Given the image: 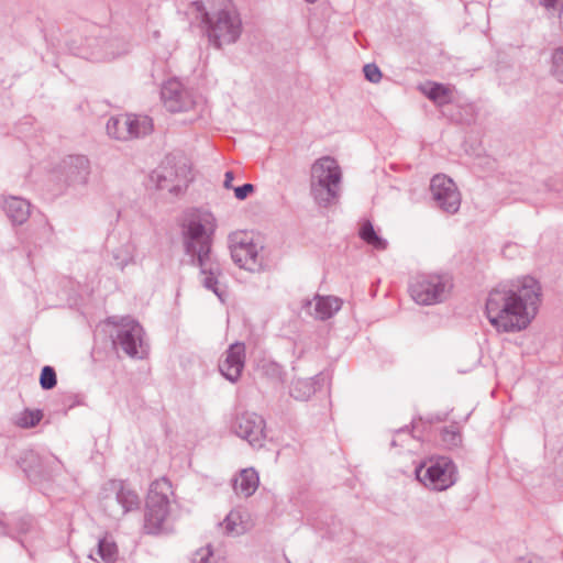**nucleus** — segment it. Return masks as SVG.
I'll return each instance as SVG.
<instances>
[{
  "label": "nucleus",
  "instance_id": "f257e3e1",
  "mask_svg": "<svg viewBox=\"0 0 563 563\" xmlns=\"http://www.w3.org/2000/svg\"><path fill=\"white\" fill-rule=\"evenodd\" d=\"M540 287L532 277L522 278L516 290H494L486 303V316L497 331L525 329L534 317Z\"/></svg>",
  "mask_w": 563,
  "mask_h": 563
},
{
  "label": "nucleus",
  "instance_id": "f03ea898",
  "mask_svg": "<svg viewBox=\"0 0 563 563\" xmlns=\"http://www.w3.org/2000/svg\"><path fill=\"white\" fill-rule=\"evenodd\" d=\"M209 42L217 48L235 43L242 34V19L232 0L194 3Z\"/></svg>",
  "mask_w": 563,
  "mask_h": 563
},
{
  "label": "nucleus",
  "instance_id": "7ed1b4c3",
  "mask_svg": "<svg viewBox=\"0 0 563 563\" xmlns=\"http://www.w3.org/2000/svg\"><path fill=\"white\" fill-rule=\"evenodd\" d=\"M343 172L332 156L314 161L310 169V190L320 208L336 206L342 195Z\"/></svg>",
  "mask_w": 563,
  "mask_h": 563
},
{
  "label": "nucleus",
  "instance_id": "20e7f679",
  "mask_svg": "<svg viewBox=\"0 0 563 563\" xmlns=\"http://www.w3.org/2000/svg\"><path fill=\"white\" fill-rule=\"evenodd\" d=\"M172 484L165 479L155 481L150 488L146 511H145V529L150 533H156L165 530L173 521Z\"/></svg>",
  "mask_w": 563,
  "mask_h": 563
},
{
  "label": "nucleus",
  "instance_id": "39448f33",
  "mask_svg": "<svg viewBox=\"0 0 563 563\" xmlns=\"http://www.w3.org/2000/svg\"><path fill=\"white\" fill-rule=\"evenodd\" d=\"M192 180L191 168L185 159H167L150 175V184L156 189L167 190L176 197L183 195Z\"/></svg>",
  "mask_w": 563,
  "mask_h": 563
},
{
  "label": "nucleus",
  "instance_id": "423d86ee",
  "mask_svg": "<svg viewBox=\"0 0 563 563\" xmlns=\"http://www.w3.org/2000/svg\"><path fill=\"white\" fill-rule=\"evenodd\" d=\"M452 282L440 274H422L410 285L411 298L419 305H435L446 299L452 291Z\"/></svg>",
  "mask_w": 563,
  "mask_h": 563
},
{
  "label": "nucleus",
  "instance_id": "0eeeda50",
  "mask_svg": "<svg viewBox=\"0 0 563 563\" xmlns=\"http://www.w3.org/2000/svg\"><path fill=\"white\" fill-rule=\"evenodd\" d=\"M161 99L167 111L173 113L196 111L202 107L201 98L185 87L178 79L165 81L161 89Z\"/></svg>",
  "mask_w": 563,
  "mask_h": 563
},
{
  "label": "nucleus",
  "instance_id": "6e6552de",
  "mask_svg": "<svg viewBox=\"0 0 563 563\" xmlns=\"http://www.w3.org/2000/svg\"><path fill=\"white\" fill-rule=\"evenodd\" d=\"M417 478L427 487L444 490L455 481V467L446 457H432L416 470Z\"/></svg>",
  "mask_w": 563,
  "mask_h": 563
},
{
  "label": "nucleus",
  "instance_id": "1a4fd4ad",
  "mask_svg": "<svg viewBox=\"0 0 563 563\" xmlns=\"http://www.w3.org/2000/svg\"><path fill=\"white\" fill-rule=\"evenodd\" d=\"M214 231L212 221H191L185 233V243L189 253L196 254L200 262L208 255L211 236Z\"/></svg>",
  "mask_w": 563,
  "mask_h": 563
},
{
  "label": "nucleus",
  "instance_id": "9d476101",
  "mask_svg": "<svg viewBox=\"0 0 563 563\" xmlns=\"http://www.w3.org/2000/svg\"><path fill=\"white\" fill-rule=\"evenodd\" d=\"M430 190L437 206L444 211H459L461 194L455 183L443 174L432 177Z\"/></svg>",
  "mask_w": 563,
  "mask_h": 563
},
{
  "label": "nucleus",
  "instance_id": "9b49d317",
  "mask_svg": "<svg viewBox=\"0 0 563 563\" xmlns=\"http://www.w3.org/2000/svg\"><path fill=\"white\" fill-rule=\"evenodd\" d=\"M54 174L68 186L85 185L90 174V163L84 155H69L62 161Z\"/></svg>",
  "mask_w": 563,
  "mask_h": 563
},
{
  "label": "nucleus",
  "instance_id": "f8f14e48",
  "mask_svg": "<svg viewBox=\"0 0 563 563\" xmlns=\"http://www.w3.org/2000/svg\"><path fill=\"white\" fill-rule=\"evenodd\" d=\"M231 253L233 261L245 269H254L257 264V246L252 232L241 231L231 238Z\"/></svg>",
  "mask_w": 563,
  "mask_h": 563
},
{
  "label": "nucleus",
  "instance_id": "ddd939ff",
  "mask_svg": "<svg viewBox=\"0 0 563 563\" xmlns=\"http://www.w3.org/2000/svg\"><path fill=\"white\" fill-rule=\"evenodd\" d=\"M118 41H106L101 38H93L87 42V47L90 49L87 54H82L85 58H89L93 62H102L114 58L128 51V45L122 43L121 49H115Z\"/></svg>",
  "mask_w": 563,
  "mask_h": 563
},
{
  "label": "nucleus",
  "instance_id": "4468645a",
  "mask_svg": "<svg viewBox=\"0 0 563 563\" xmlns=\"http://www.w3.org/2000/svg\"><path fill=\"white\" fill-rule=\"evenodd\" d=\"M121 327L122 331L119 335V342L122 349L131 356L139 355V347L142 349L143 330L141 325L134 320L123 319Z\"/></svg>",
  "mask_w": 563,
  "mask_h": 563
},
{
  "label": "nucleus",
  "instance_id": "2eb2a0df",
  "mask_svg": "<svg viewBox=\"0 0 563 563\" xmlns=\"http://www.w3.org/2000/svg\"><path fill=\"white\" fill-rule=\"evenodd\" d=\"M238 433L253 445H261L265 438L264 420L256 415L240 418Z\"/></svg>",
  "mask_w": 563,
  "mask_h": 563
},
{
  "label": "nucleus",
  "instance_id": "dca6fc26",
  "mask_svg": "<svg viewBox=\"0 0 563 563\" xmlns=\"http://www.w3.org/2000/svg\"><path fill=\"white\" fill-rule=\"evenodd\" d=\"M245 349L243 344H232L228 351L227 357L222 363L221 373L231 382L236 380L244 366Z\"/></svg>",
  "mask_w": 563,
  "mask_h": 563
},
{
  "label": "nucleus",
  "instance_id": "f3484780",
  "mask_svg": "<svg viewBox=\"0 0 563 563\" xmlns=\"http://www.w3.org/2000/svg\"><path fill=\"white\" fill-rule=\"evenodd\" d=\"M341 299L333 296H316L313 300L308 303L309 309L313 307V312L309 311V313L321 320L331 318L341 309Z\"/></svg>",
  "mask_w": 563,
  "mask_h": 563
},
{
  "label": "nucleus",
  "instance_id": "a211bd4d",
  "mask_svg": "<svg viewBox=\"0 0 563 563\" xmlns=\"http://www.w3.org/2000/svg\"><path fill=\"white\" fill-rule=\"evenodd\" d=\"M106 128L108 135L113 139L121 141L131 139V121L129 114L110 118Z\"/></svg>",
  "mask_w": 563,
  "mask_h": 563
},
{
  "label": "nucleus",
  "instance_id": "6ab92c4d",
  "mask_svg": "<svg viewBox=\"0 0 563 563\" xmlns=\"http://www.w3.org/2000/svg\"><path fill=\"white\" fill-rule=\"evenodd\" d=\"M258 475L253 468L243 470L234 479V490L243 496H251L258 486Z\"/></svg>",
  "mask_w": 563,
  "mask_h": 563
},
{
  "label": "nucleus",
  "instance_id": "aec40b11",
  "mask_svg": "<svg viewBox=\"0 0 563 563\" xmlns=\"http://www.w3.org/2000/svg\"><path fill=\"white\" fill-rule=\"evenodd\" d=\"M420 89L431 101L438 106H443L451 102V90L449 87L442 84L428 82L421 86Z\"/></svg>",
  "mask_w": 563,
  "mask_h": 563
},
{
  "label": "nucleus",
  "instance_id": "412c9836",
  "mask_svg": "<svg viewBox=\"0 0 563 563\" xmlns=\"http://www.w3.org/2000/svg\"><path fill=\"white\" fill-rule=\"evenodd\" d=\"M131 121V139L145 136L153 130V123L147 115L129 114Z\"/></svg>",
  "mask_w": 563,
  "mask_h": 563
},
{
  "label": "nucleus",
  "instance_id": "4be33fe9",
  "mask_svg": "<svg viewBox=\"0 0 563 563\" xmlns=\"http://www.w3.org/2000/svg\"><path fill=\"white\" fill-rule=\"evenodd\" d=\"M222 528L228 533H242L244 527L241 514L238 511L230 512L222 522Z\"/></svg>",
  "mask_w": 563,
  "mask_h": 563
},
{
  "label": "nucleus",
  "instance_id": "5701e85b",
  "mask_svg": "<svg viewBox=\"0 0 563 563\" xmlns=\"http://www.w3.org/2000/svg\"><path fill=\"white\" fill-rule=\"evenodd\" d=\"M31 203L26 199L16 196H10L2 199V209L4 211H30Z\"/></svg>",
  "mask_w": 563,
  "mask_h": 563
},
{
  "label": "nucleus",
  "instance_id": "b1692460",
  "mask_svg": "<svg viewBox=\"0 0 563 563\" xmlns=\"http://www.w3.org/2000/svg\"><path fill=\"white\" fill-rule=\"evenodd\" d=\"M42 419L40 410H25L20 413L16 419V424L22 428H31L36 426Z\"/></svg>",
  "mask_w": 563,
  "mask_h": 563
},
{
  "label": "nucleus",
  "instance_id": "393cba45",
  "mask_svg": "<svg viewBox=\"0 0 563 563\" xmlns=\"http://www.w3.org/2000/svg\"><path fill=\"white\" fill-rule=\"evenodd\" d=\"M361 238L367 242L368 244L373 245L376 249H385L386 242L382 240L376 232L374 231L373 227L371 224H365L361 229Z\"/></svg>",
  "mask_w": 563,
  "mask_h": 563
},
{
  "label": "nucleus",
  "instance_id": "a878e982",
  "mask_svg": "<svg viewBox=\"0 0 563 563\" xmlns=\"http://www.w3.org/2000/svg\"><path fill=\"white\" fill-rule=\"evenodd\" d=\"M118 499L122 504L124 512L133 509L137 505V496L123 485L118 493Z\"/></svg>",
  "mask_w": 563,
  "mask_h": 563
},
{
  "label": "nucleus",
  "instance_id": "bb28decb",
  "mask_svg": "<svg viewBox=\"0 0 563 563\" xmlns=\"http://www.w3.org/2000/svg\"><path fill=\"white\" fill-rule=\"evenodd\" d=\"M552 74L560 82H563V47H559L553 52Z\"/></svg>",
  "mask_w": 563,
  "mask_h": 563
},
{
  "label": "nucleus",
  "instance_id": "cd10ccee",
  "mask_svg": "<svg viewBox=\"0 0 563 563\" xmlns=\"http://www.w3.org/2000/svg\"><path fill=\"white\" fill-rule=\"evenodd\" d=\"M117 552H118V549L113 542H110L108 540L100 541L99 553L106 562H108V563L113 562L115 559Z\"/></svg>",
  "mask_w": 563,
  "mask_h": 563
},
{
  "label": "nucleus",
  "instance_id": "c85d7f7f",
  "mask_svg": "<svg viewBox=\"0 0 563 563\" xmlns=\"http://www.w3.org/2000/svg\"><path fill=\"white\" fill-rule=\"evenodd\" d=\"M40 383L44 389H51L56 385V374L52 367L45 366L42 369Z\"/></svg>",
  "mask_w": 563,
  "mask_h": 563
},
{
  "label": "nucleus",
  "instance_id": "c756f323",
  "mask_svg": "<svg viewBox=\"0 0 563 563\" xmlns=\"http://www.w3.org/2000/svg\"><path fill=\"white\" fill-rule=\"evenodd\" d=\"M365 78L371 82H378L382 78V71L375 64H366L363 67Z\"/></svg>",
  "mask_w": 563,
  "mask_h": 563
},
{
  "label": "nucleus",
  "instance_id": "7c9ffc66",
  "mask_svg": "<svg viewBox=\"0 0 563 563\" xmlns=\"http://www.w3.org/2000/svg\"><path fill=\"white\" fill-rule=\"evenodd\" d=\"M234 196L239 200H244L251 192L254 191V186L252 184H244L239 187H234Z\"/></svg>",
  "mask_w": 563,
  "mask_h": 563
},
{
  "label": "nucleus",
  "instance_id": "2f4dec72",
  "mask_svg": "<svg viewBox=\"0 0 563 563\" xmlns=\"http://www.w3.org/2000/svg\"><path fill=\"white\" fill-rule=\"evenodd\" d=\"M541 2L547 9H552L560 12L563 9V0H541Z\"/></svg>",
  "mask_w": 563,
  "mask_h": 563
},
{
  "label": "nucleus",
  "instance_id": "473e14b6",
  "mask_svg": "<svg viewBox=\"0 0 563 563\" xmlns=\"http://www.w3.org/2000/svg\"><path fill=\"white\" fill-rule=\"evenodd\" d=\"M233 179H234V174H233V172L228 170V172L224 174V181H223V186H224V188H227V189H231V188H233V187H232V181H233Z\"/></svg>",
  "mask_w": 563,
  "mask_h": 563
},
{
  "label": "nucleus",
  "instance_id": "72a5a7b5",
  "mask_svg": "<svg viewBox=\"0 0 563 563\" xmlns=\"http://www.w3.org/2000/svg\"><path fill=\"white\" fill-rule=\"evenodd\" d=\"M205 283L208 288H211L216 291V289L213 288V278L212 277H207Z\"/></svg>",
  "mask_w": 563,
  "mask_h": 563
},
{
  "label": "nucleus",
  "instance_id": "f704fd0d",
  "mask_svg": "<svg viewBox=\"0 0 563 563\" xmlns=\"http://www.w3.org/2000/svg\"><path fill=\"white\" fill-rule=\"evenodd\" d=\"M307 2L313 3L316 0H306Z\"/></svg>",
  "mask_w": 563,
  "mask_h": 563
}]
</instances>
